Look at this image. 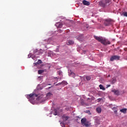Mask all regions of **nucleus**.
I'll return each instance as SVG.
<instances>
[{"instance_id": "obj_6", "label": "nucleus", "mask_w": 127, "mask_h": 127, "mask_svg": "<svg viewBox=\"0 0 127 127\" xmlns=\"http://www.w3.org/2000/svg\"><path fill=\"white\" fill-rule=\"evenodd\" d=\"M104 24L105 26H109V25H111L112 24V20L111 19H107L106 20Z\"/></svg>"}, {"instance_id": "obj_1", "label": "nucleus", "mask_w": 127, "mask_h": 127, "mask_svg": "<svg viewBox=\"0 0 127 127\" xmlns=\"http://www.w3.org/2000/svg\"><path fill=\"white\" fill-rule=\"evenodd\" d=\"M94 38L95 39H96V40L99 41V42H101V43L104 44V45L111 44V42H110V41H108V39H106L102 37H100L98 36H95Z\"/></svg>"}, {"instance_id": "obj_30", "label": "nucleus", "mask_w": 127, "mask_h": 127, "mask_svg": "<svg viewBox=\"0 0 127 127\" xmlns=\"http://www.w3.org/2000/svg\"><path fill=\"white\" fill-rule=\"evenodd\" d=\"M59 32H62V30H59Z\"/></svg>"}, {"instance_id": "obj_22", "label": "nucleus", "mask_w": 127, "mask_h": 127, "mask_svg": "<svg viewBox=\"0 0 127 127\" xmlns=\"http://www.w3.org/2000/svg\"><path fill=\"white\" fill-rule=\"evenodd\" d=\"M122 15H124V16H126L127 17V12H124L122 13Z\"/></svg>"}, {"instance_id": "obj_14", "label": "nucleus", "mask_w": 127, "mask_h": 127, "mask_svg": "<svg viewBox=\"0 0 127 127\" xmlns=\"http://www.w3.org/2000/svg\"><path fill=\"white\" fill-rule=\"evenodd\" d=\"M75 73L74 72H70L69 74V76H71V77H72V78H75Z\"/></svg>"}, {"instance_id": "obj_24", "label": "nucleus", "mask_w": 127, "mask_h": 127, "mask_svg": "<svg viewBox=\"0 0 127 127\" xmlns=\"http://www.w3.org/2000/svg\"><path fill=\"white\" fill-rule=\"evenodd\" d=\"M86 113H87V114H89V115H92V113H91V112H90V111H86Z\"/></svg>"}, {"instance_id": "obj_34", "label": "nucleus", "mask_w": 127, "mask_h": 127, "mask_svg": "<svg viewBox=\"0 0 127 127\" xmlns=\"http://www.w3.org/2000/svg\"><path fill=\"white\" fill-rule=\"evenodd\" d=\"M115 109V108H113V109Z\"/></svg>"}, {"instance_id": "obj_2", "label": "nucleus", "mask_w": 127, "mask_h": 127, "mask_svg": "<svg viewBox=\"0 0 127 127\" xmlns=\"http://www.w3.org/2000/svg\"><path fill=\"white\" fill-rule=\"evenodd\" d=\"M111 2V0H103L99 2V4L102 7H106V6Z\"/></svg>"}, {"instance_id": "obj_27", "label": "nucleus", "mask_w": 127, "mask_h": 127, "mask_svg": "<svg viewBox=\"0 0 127 127\" xmlns=\"http://www.w3.org/2000/svg\"><path fill=\"white\" fill-rule=\"evenodd\" d=\"M62 83L63 84H64V85H67V82L66 81H63Z\"/></svg>"}, {"instance_id": "obj_8", "label": "nucleus", "mask_w": 127, "mask_h": 127, "mask_svg": "<svg viewBox=\"0 0 127 127\" xmlns=\"http://www.w3.org/2000/svg\"><path fill=\"white\" fill-rule=\"evenodd\" d=\"M112 92L114 93L115 95H117V96H119V95H120V91L119 90H116V89H114L112 90Z\"/></svg>"}, {"instance_id": "obj_23", "label": "nucleus", "mask_w": 127, "mask_h": 127, "mask_svg": "<svg viewBox=\"0 0 127 127\" xmlns=\"http://www.w3.org/2000/svg\"><path fill=\"white\" fill-rule=\"evenodd\" d=\"M42 61L41 60H39L38 62H37V64H42Z\"/></svg>"}, {"instance_id": "obj_20", "label": "nucleus", "mask_w": 127, "mask_h": 127, "mask_svg": "<svg viewBox=\"0 0 127 127\" xmlns=\"http://www.w3.org/2000/svg\"><path fill=\"white\" fill-rule=\"evenodd\" d=\"M117 82V80L115 78L113 79L112 81H111V84H115Z\"/></svg>"}, {"instance_id": "obj_3", "label": "nucleus", "mask_w": 127, "mask_h": 127, "mask_svg": "<svg viewBox=\"0 0 127 127\" xmlns=\"http://www.w3.org/2000/svg\"><path fill=\"white\" fill-rule=\"evenodd\" d=\"M82 125H83V126H85L86 127H88L89 126L91 125V124H90V122L88 121H87V119L86 118H82L81 120Z\"/></svg>"}, {"instance_id": "obj_10", "label": "nucleus", "mask_w": 127, "mask_h": 127, "mask_svg": "<svg viewBox=\"0 0 127 127\" xmlns=\"http://www.w3.org/2000/svg\"><path fill=\"white\" fill-rule=\"evenodd\" d=\"M54 112H55L54 113V116L59 115V113L58 112V109H55Z\"/></svg>"}, {"instance_id": "obj_12", "label": "nucleus", "mask_w": 127, "mask_h": 127, "mask_svg": "<svg viewBox=\"0 0 127 127\" xmlns=\"http://www.w3.org/2000/svg\"><path fill=\"white\" fill-rule=\"evenodd\" d=\"M72 44H74V41L72 40H69L67 42V45H71Z\"/></svg>"}, {"instance_id": "obj_9", "label": "nucleus", "mask_w": 127, "mask_h": 127, "mask_svg": "<svg viewBox=\"0 0 127 127\" xmlns=\"http://www.w3.org/2000/svg\"><path fill=\"white\" fill-rule=\"evenodd\" d=\"M55 25L57 26V27H58V28H62L63 25L61 23L58 22Z\"/></svg>"}, {"instance_id": "obj_25", "label": "nucleus", "mask_w": 127, "mask_h": 127, "mask_svg": "<svg viewBox=\"0 0 127 127\" xmlns=\"http://www.w3.org/2000/svg\"><path fill=\"white\" fill-rule=\"evenodd\" d=\"M61 84H63L62 82H60L56 85V86H59V85H61Z\"/></svg>"}, {"instance_id": "obj_17", "label": "nucleus", "mask_w": 127, "mask_h": 127, "mask_svg": "<svg viewBox=\"0 0 127 127\" xmlns=\"http://www.w3.org/2000/svg\"><path fill=\"white\" fill-rule=\"evenodd\" d=\"M43 72H44V70H39L38 71V73L40 75H41V74H42V73H43Z\"/></svg>"}, {"instance_id": "obj_33", "label": "nucleus", "mask_w": 127, "mask_h": 127, "mask_svg": "<svg viewBox=\"0 0 127 127\" xmlns=\"http://www.w3.org/2000/svg\"><path fill=\"white\" fill-rule=\"evenodd\" d=\"M63 127H65V126H63Z\"/></svg>"}, {"instance_id": "obj_15", "label": "nucleus", "mask_w": 127, "mask_h": 127, "mask_svg": "<svg viewBox=\"0 0 127 127\" xmlns=\"http://www.w3.org/2000/svg\"><path fill=\"white\" fill-rule=\"evenodd\" d=\"M63 119H64V120H65V121H67V120H68V119H69V117L68 116H62Z\"/></svg>"}, {"instance_id": "obj_16", "label": "nucleus", "mask_w": 127, "mask_h": 127, "mask_svg": "<svg viewBox=\"0 0 127 127\" xmlns=\"http://www.w3.org/2000/svg\"><path fill=\"white\" fill-rule=\"evenodd\" d=\"M85 79L87 80V81H90V80H91V77L90 76H86L85 77Z\"/></svg>"}, {"instance_id": "obj_19", "label": "nucleus", "mask_w": 127, "mask_h": 127, "mask_svg": "<svg viewBox=\"0 0 127 127\" xmlns=\"http://www.w3.org/2000/svg\"><path fill=\"white\" fill-rule=\"evenodd\" d=\"M99 88L101 90H105V87H104V86H103V85H102V84H100L99 85Z\"/></svg>"}, {"instance_id": "obj_29", "label": "nucleus", "mask_w": 127, "mask_h": 127, "mask_svg": "<svg viewBox=\"0 0 127 127\" xmlns=\"http://www.w3.org/2000/svg\"><path fill=\"white\" fill-rule=\"evenodd\" d=\"M109 87H111V85L108 84V85H107V88H109Z\"/></svg>"}, {"instance_id": "obj_13", "label": "nucleus", "mask_w": 127, "mask_h": 127, "mask_svg": "<svg viewBox=\"0 0 127 127\" xmlns=\"http://www.w3.org/2000/svg\"><path fill=\"white\" fill-rule=\"evenodd\" d=\"M120 112H121L122 113H123L124 114H126V113H127V109L126 108L122 109L120 110Z\"/></svg>"}, {"instance_id": "obj_26", "label": "nucleus", "mask_w": 127, "mask_h": 127, "mask_svg": "<svg viewBox=\"0 0 127 127\" xmlns=\"http://www.w3.org/2000/svg\"><path fill=\"white\" fill-rule=\"evenodd\" d=\"M42 53H43V51H42V50H40V52L39 54H42Z\"/></svg>"}, {"instance_id": "obj_4", "label": "nucleus", "mask_w": 127, "mask_h": 127, "mask_svg": "<svg viewBox=\"0 0 127 127\" xmlns=\"http://www.w3.org/2000/svg\"><path fill=\"white\" fill-rule=\"evenodd\" d=\"M34 97H37V94L31 93L27 95V99H29V100H32V99H33L32 100H34Z\"/></svg>"}, {"instance_id": "obj_21", "label": "nucleus", "mask_w": 127, "mask_h": 127, "mask_svg": "<svg viewBox=\"0 0 127 127\" xmlns=\"http://www.w3.org/2000/svg\"><path fill=\"white\" fill-rule=\"evenodd\" d=\"M52 95V94L51 93V92H49L46 95V97H48V98H49V97L50 96H51Z\"/></svg>"}, {"instance_id": "obj_7", "label": "nucleus", "mask_w": 127, "mask_h": 127, "mask_svg": "<svg viewBox=\"0 0 127 127\" xmlns=\"http://www.w3.org/2000/svg\"><path fill=\"white\" fill-rule=\"evenodd\" d=\"M82 3H83L84 5H90V2L86 0H84L82 1Z\"/></svg>"}, {"instance_id": "obj_5", "label": "nucleus", "mask_w": 127, "mask_h": 127, "mask_svg": "<svg viewBox=\"0 0 127 127\" xmlns=\"http://www.w3.org/2000/svg\"><path fill=\"white\" fill-rule=\"evenodd\" d=\"M121 57L119 56H113L110 58V61L113 62L114 60H120Z\"/></svg>"}, {"instance_id": "obj_18", "label": "nucleus", "mask_w": 127, "mask_h": 127, "mask_svg": "<svg viewBox=\"0 0 127 127\" xmlns=\"http://www.w3.org/2000/svg\"><path fill=\"white\" fill-rule=\"evenodd\" d=\"M48 41H50V39L48 40V42L46 43V40H45L43 42V44H49Z\"/></svg>"}, {"instance_id": "obj_28", "label": "nucleus", "mask_w": 127, "mask_h": 127, "mask_svg": "<svg viewBox=\"0 0 127 127\" xmlns=\"http://www.w3.org/2000/svg\"><path fill=\"white\" fill-rule=\"evenodd\" d=\"M102 98H98V99H97V100L98 101V102H101V101H102Z\"/></svg>"}, {"instance_id": "obj_11", "label": "nucleus", "mask_w": 127, "mask_h": 127, "mask_svg": "<svg viewBox=\"0 0 127 127\" xmlns=\"http://www.w3.org/2000/svg\"><path fill=\"white\" fill-rule=\"evenodd\" d=\"M96 111L98 114L102 113V108L101 107H98L96 108Z\"/></svg>"}, {"instance_id": "obj_31", "label": "nucleus", "mask_w": 127, "mask_h": 127, "mask_svg": "<svg viewBox=\"0 0 127 127\" xmlns=\"http://www.w3.org/2000/svg\"><path fill=\"white\" fill-rule=\"evenodd\" d=\"M98 125H100V122L97 123Z\"/></svg>"}, {"instance_id": "obj_32", "label": "nucleus", "mask_w": 127, "mask_h": 127, "mask_svg": "<svg viewBox=\"0 0 127 127\" xmlns=\"http://www.w3.org/2000/svg\"><path fill=\"white\" fill-rule=\"evenodd\" d=\"M48 85H49V86H50V85H51V84H49Z\"/></svg>"}]
</instances>
